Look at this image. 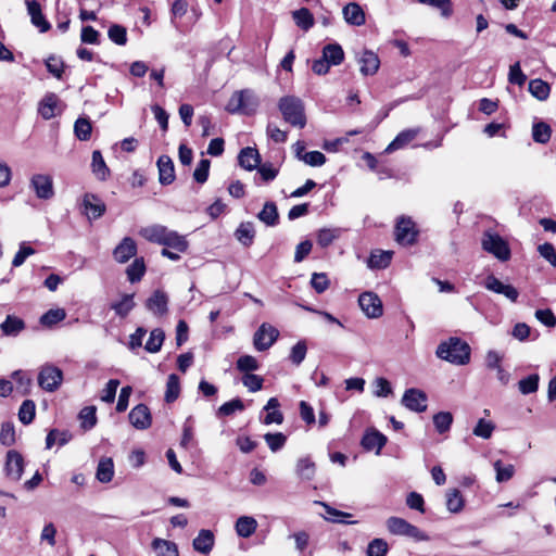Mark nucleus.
Returning a JSON list of instances; mask_svg holds the SVG:
<instances>
[{
    "label": "nucleus",
    "mask_w": 556,
    "mask_h": 556,
    "mask_svg": "<svg viewBox=\"0 0 556 556\" xmlns=\"http://www.w3.org/2000/svg\"><path fill=\"white\" fill-rule=\"evenodd\" d=\"M446 508L450 513L456 514L464 508V498L457 489L446 492Z\"/></svg>",
    "instance_id": "ea45409f"
},
{
    "label": "nucleus",
    "mask_w": 556,
    "mask_h": 556,
    "mask_svg": "<svg viewBox=\"0 0 556 556\" xmlns=\"http://www.w3.org/2000/svg\"><path fill=\"white\" fill-rule=\"evenodd\" d=\"M139 235L149 242L165 245L177 252H185L188 248L184 236L160 224L142 227Z\"/></svg>",
    "instance_id": "f257e3e1"
},
{
    "label": "nucleus",
    "mask_w": 556,
    "mask_h": 556,
    "mask_svg": "<svg viewBox=\"0 0 556 556\" xmlns=\"http://www.w3.org/2000/svg\"><path fill=\"white\" fill-rule=\"evenodd\" d=\"M323 58L326 59L330 65H339L344 59V52L340 45L330 43L324 47Z\"/></svg>",
    "instance_id": "72a5a7b5"
},
{
    "label": "nucleus",
    "mask_w": 556,
    "mask_h": 556,
    "mask_svg": "<svg viewBox=\"0 0 556 556\" xmlns=\"http://www.w3.org/2000/svg\"><path fill=\"white\" fill-rule=\"evenodd\" d=\"M244 409V404L240 399H233L229 402L224 403L217 410L218 417L230 416L236 412H242Z\"/></svg>",
    "instance_id": "6e6d98bb"
},
{
    "label": "nucleus",
    "mask_w": 556,
    "mask_h": 556,
    "mask_svg": "<svg viewBox=\"0 0 556 556\" xmlns=\"http://www.w3.org/2000/svg\"><path fill=\"white\" fill-rule=\"evenodd\" d=\"M83 213L89 220L100 218L105 212L104 202L93 193H86L81 202Z\"/></svg>",
    "instance_id": "f8f14e48"
},
{
    "label": "nucleus",
    "mask_w": 556,
    "mask_h": 556,
    "mask_svg": "<svg viewBox=\"0 0 556 556\" xmlns=\"http://www.w3.org/2000/svg\"><path fill=\"white\" fill-rule=\"evenodd\" d=\"M343 16L346 23L361 26L365 24V13L359 4L351 2L343 8Z\"/></svg>",
    "instance_id": "bb28decb"
},
{
    "label": "nucleus",
    "mask_w": 556,
    "mask_h": 556,
    "mask_svg": "<svg viewBox=\"0 0 556 556\" xmlns=\"http://www.w3.org/2000/svg\"><path fill=\"white\" fill-rule=\"evenodd\" d=\"M211 162L207 159H202L193 173V178L199 184H204L208 178Z\"/></svg>",
    "instance_id": "e2e57ef3"
},
{
    "label": "nucleus",
    "mask_w": 556,
    "mask_h": 556,
    "mask_svg": "<svg viewBox=\"0 0 556 556\" xmlns=\"http://www.w3.org/2000/svg\"><path fill=\"white\" fill-rule=\"evenodd\" d=\"M408 523L409 522L406 521L403 518L390 517L387 520V528H388L390 533L395 534V535H403L404 536L405 532L407 530Z\"/></svg>",
    "instance_id": "13d9d810"
},
{
    "label": "nucleus",
    "mask_w": 556,
    "mask_h": 556,
    "mask_svg": "<svg viewBox=\"0 0 556 556\" xmlns=\"http://www.w3.org/2000/svg\"><path fill=\"white\" fill-rule=\"evenodd\" d=\"M295 470L301 479L312 480L315 476L316 468L309 457H303L298 460Z\"/></svg>",
    "instance_id": "4c0bfd02"
},
{
    "label": "nucleus",
    "mask_w": 556,
    "mask_h": 556,
    "mask_svg": "<svg viewBox=\"0 0 556 556\" xmlns=\"http://www.w3.org/2000/svg\"><path fill=\"white\" fill-rule=\"evenodd\" d=\"M264 439L271 452L282 448L287 441V437L281 432L266 433Z\"/></svg>",
    "instance_id": "680f3d73"
},
{
    "label": "nucleus",
    "mask_w": 556,
    "mask_h": 556,
    "mask_svg": "<svg viewBox=\"0 0 556 556\" xmlns=\"http://www.w3.org/2000/svg\"><path fill=\"white\" fill-rule=\"evenodd\" d=\"M532 138L538 143H546L551 138V127L544 122L533 124Z\"/></svg>",
    "instance_id": "603ef678"
},
{
    "label": "nucleus",
    "mask_w": 556,
    "mask_h": 556,
    "mask_svg": "<svg viewBox=\"0 0 556 556\" xmlns=\"http://www.w3.org/2000/svg\"><path fill=\"white\" fill-rule=\"evenodd\" d=\"M215 543L214 534L211 530L202 529L198 535L193 539L192 546L198 553L207 556Z\"/></svg>",
    "instance_id": "a211bd4d"
},
{
    "label": "nucleus",
    "mask_w": 556,
    "mask_h": 556,
    "mask_svg": "<svg viewBox=\"0 0 556 556\" xmlns=\"http://www.w3.org/2000/svg\"><path fill=\"white\" fill-rule=\"evenodd\" d=\"M134 307V294H125L121 301L111 305V308L114 309L119 317H126Z\"/></svg>",
    "instance_id": "c03bdc74"
},
{
    "label": "nucleus",
    "mask_w": 556,
    "mask_h": 556,
    "mask_svg": "<svg viewBox=\"0 0 556 556\" xmlns=\"http://www.w3.org/2000/svg\"><path fill=\"white\" fill-rule=\"evenodd\" d=\"M374 394L377 397H387L390 394H392V387L391 383L382 377L376 378L374 381Z\"/></svg>",
    "instance_id": "69168bd1"
},
{
    "label": "nucleus",
    "mask_w": 556,
    "mask_h": 556,
    "mask_svg": "<svg viewBox=\"0 0 556 556\" xmlns=\"http://www.w3.org/2000/svg\"><path fill=\"white\" fill-rule=\"evenodd\" d=\"M388 552V544L382 539H374L367 548L368 556H386Z\"/></svg>",
    "instance_id": "774afa93"
},
{
    "label": "nucleus",
    "mask_w": 556,
    "mask_h": 556,
    "mask_svg": "<svg viewBox=\"0 0 556 556\" xmlns=\"http://www.w3.org/2000/svg\"><path fill=\"white\" fill-rule=\"evenodd\" d=\"M168 296L162 290H155L147 300L146 307L153 315L163 316L167 313Z\"/></svg>",
    "instance_id": "f3484780"
},
{
    "label": "nucleus",
    "mask_w": 556,
    "mask_h": 556,
    "mask_svg": "<svg viewBox=\"0 0 556 556\" xmlns=\"http://www.w3.org/2000/svg\"><path fill=\"white\" fill-rule=\"evenodd\" d=\"M127 277L130 282H137L141 280L146 273V265L143 258H136L128 267H127Z\"/></svg>",
    "instance_id": "de8ad7c7"
},
{
    "label": "nucleus",
    "mask_w": 556,
    "mask_h": 556,
    "mask_svg": "<svg viewBox=\"0 0 556 556\" xmlns=\"http://www.w3.org/2000/svg\"><path fill=\"white\" fill-rule=\"evenodd\" d=\"M0 442L5 446H11L15 443V429L13 424L4 422L2 424L0 431Z\"/></svg>",
    "instance_id": "0e129e2a"
},
{
    "label": "nucleus",
    "mask_w": 556,
    "mask_h": 556,
    "mask_svg": "<svg viewBox=\"0 0 556 556\" xmlns=\"http://www.w3.org/2000/svg\"><path fill=\"white\" fill-rule=\"evenodd\" d=\"M108 36L110 40L118 46H124L127 42V30L124 26L114 24L109 28Z\"/></svg>",
    "instance_id": "bf43d9fd"
},
{
    "label": "nucleus",
    "mask_w": 556,
    "mask_h": 556,
    "mask_svg": "<svg viewBox=\"0 0 556 556\" xmlns=\"http://www.w3.org/2000/svg\"><path fill=\"white\" fill-rule=\"evenodd\" d=\"M165 340V333L161 328H155L150 332L149 339L144 344V349L149 353H156L161 350Z\"/></svg>",
    "instance_id": "c9c22d12"
},
{
    "label": "nucleus",
    "mask_w": 556,
    "mask_h": 556,
    "mask_svg": "<svg viewBox=\"0 0 556 556\" xmlns=\"http://www.w3.org/2000/svg\"><path fill=\"white\" fill-rule=\"evenodd\" d=\"M36 405L31 400H25L18 409V419L24 425H29L35 418Z\"/></svg>",
    "instance_id": "3c124183"
},
{
    "label": "nucleus",
    "mask_w": 556,
    "mask_h": 556,
    "mask_svg": "<svg viewBox=\"0 0 556 556\" xmlns=\"http://www.w3.org/2000/svg\"><path fill=\"white\" fill-rule=\"evenodd\" d=\"M235 238L245 248L253 244L255 238L254 225L251 222L241 223L235 231Z\"/></svg>",
    "instance_id": "cd10ccee"
},
{
    "label": "nucleus",
    "mask_w": 556,
    "mask_h": 556,
    "mask_svg": "<svg viewBox=\"0 0 556 556\" xmlns=\"http://www.w3.org/2000/svg\"><path fill=\"white\" fill-rule=\"evenodd\" d=\"M278 330L269 324H262L254 333L253 344L257 351L268 350L277 340Z\"/></svg>",
    "instance_id": "6e6552de"
},
{
    "label": "nucleus",
    "mask_w": 556,
    "mask_h": 556,
    "mask_svg": "<svg viewBox=\"0 0 556 556\" xmlns=\"http://www.w3.org/2000/svg\"><path fill=\"white\" fill-rule=\"evenodd\" d=\"M260 101L251 89L236 91L230 97L226 110L231 114L252 115L256 112Z\"/></svg>",
    "instance_id": "20e7f679"
},
{
    "label": "nucleus",
    "mask_w": 556,
    "mask_h": 556,
    "mask_svg": "<svg viewBox=\"0 0 556 556\" xmlns=\"http://www.w3.org/2000/svg\"><path fill=\"white\" fill-rule=\"evenodd\" d=\"M419 129H405L401 131L386 148V153H392L396 150L403 149L412 142L418 135Z\"/></svg>",
    "instance_id": "a878e982"
},
{
    "label": "nucleus",
    "mask_w": 556,
    "mask_h": 556,
    "mask_svg": "<svg viewBox=\"0 0 556 556\" xmlns=\"http://www.w3.org/2000/svg\"><path fill=\"white\" fill-rule=\"evenodd\" d=\"M417 230L410 218L402 217L395 226V239L402 245H410L416 241Z\"/></svg>",
    "instance_id": "9b49d317"
},
{
    "label": "nucleus",
    "mask_w": 556,
    "mask_h": 556,
    "mask_svg": "<svg viewBox=\"0 0 556 556\" xmlns=\"http://www.w3.org/2000/svg\"><path fill=\"white\" fill-rule=\"evenodd\" d=\"M30 187L38 199L50 200L54 197L53 179L48 174H35L30 178Z\"/></svg>",
    "instance_id": "0eeeda50"
},
{
    "label": "nucleus",
    "mask_w": 556,
    "mask_h": 556,
    "mask_svg": "<svg viewBox=\"0 0 556 556\" xmlns=\"http://www.w3.org/2000/svg\"><path fill=\"white\" fill-rule=\"evenodd\" d=\"M494 430L495 425L491 420H485L481 418L478 420L472 432L476 437L488 440L492 437Z\"/></svg>",
    "instance_id": "5fc2aeb1"
},
{
    "label": "nucleus",
    "mask_w": 556,
    "mask_h": 556,
    "mask_svg": "<svg viewBox=\"0 0 556 556\" xmlns=\"http://www.w3.org/2000/svg\"><path fill=\"white\" fill-rule=\"evenodd\" d=\"M137 253V244L134 239L125 237L114 249L113 256L118 263H126Z\"/></svg>",
    "instance_id": "aec40b11"
},
{
    "label": "nucleus",
    "mask_w": 556,
    "mask_h": 556,
    "mask_svg": "<svg viewBox=\"0 0 556 556\" xmlns=\"http://www.w3.org/2000/svg\"><path fill=\"white\" fill-rule=\"evenodd\" d=\"M307 352V346L304 341H299L295 345L292 346L290 353L291 362L299 366L305 358Z\"/></svg>",
    "instance_id": "338daca9"
},
{
    "label": "nucleus",
    "mask_w": 556,
    "mask_h": 556,
    "mask_svg": "<svg viewBox=\"0 0 556 556\" xmlns=\"http://www.w3.org/2000/svg\"><path fill=\"white\" fill-rule=\"evenodd\" d=\"M25 3L31 24L37 27L40 33L48 31L51 28V25L42 14L39 2L36 0H25Z\"/></svg>",
    "instance_id": "dca6fc26"
},
{
    "label": "nucleus",
    "mask_w": 556,
    "mask_h": 556,
    "mask_svg": "<svg viewBox=\"0 0 556 556\" xmlns=\"http://www.w3.org/2000/svg\"><path fill=\"white\" fill-rule=\"evenodd\" d=\"M91 130V123L87 118L79 117L75 122L74 132L79 140H88L90 138Z\"/></svg>",
    "instance_id": "4d7b16f0"
},
{
    "label": "nucleus",
    "mask_w": 556,
    "mask_h": 556,
    "mask_svg": "<svg viewBox=\"0 0 556 556\" xmlns=\"http://www.w3.org/2000/svg\"><path fill=\"white\" fill-rule=\"evenodd\" d=\"M494 469L496 471V481L500 483L510 480L515 473V467L513 465L503 466L501 460L494 463Z\"/></svg>",
    "instance_id": "052dcab7"
},
{
    "label": "nucleus",
    "mask_w": 556,
    "mask_h": 556,
    "mask_svg": "<svg viewBox=\"0 0 556 556\" xmlns=\"http://www.w3.org/2000/svg\"><path fill=\"white\" fill-rule=\"evenodd\" d=\"M387 443V438L376 429L367 430L362 439V446L366 451L376 450V454H380V451Z\"/></svg>",
    "instance_id": "412c9836"
},
{
    "label": "nucleus",
    "mask_w": 556,
    "mask_h": 556,
    "mask_svg": "<svg viewBox=\"0 0 556 556\" xmlns=\"http://www.w3.org/2000/svg\"><path fill=\"white\" fill-rule=\"evenodd\" d=\"M151 547L156 556H179L176 543L156 538L152 541Z\"/></svg>",
    "instance_id": "c85d7f7f"
},
{
    "label": "nucleus",
    "mask_w": 556,
    "mask_h": 556,
    "mask_svg": "<svg viewBox=\"0 0 556 556\" xmlns=\"http://www.w3.org/2000/svg\"><path fill=\"white\" fill-rule=\"evenodd\" d=\"M435 354L439 358L455 365H466L470 361L469 345L458 338H450L440 343Z\"/></svg>",
    "instance_id": "f03ea898"
},
{
    "label": "nucleus",
    "mask_w": 556,
    "mask_h": 556,
    "mask_svg": "<svg viewBox=\"0 0 556 556\" xmlns=\"http://www.w3.org/2000/svg\"><path fill=\"white\" fill-rule=\"evenodd\" d=\"M60 99L55 93H48L40 101L38 112L45 119H51L60 111Z\"/></svg>",
    "instance_id": "6ab92c4d"
},
{
    "label": "nucleus",
    "mask_w": 556,
    "mask_h": 556,
    "mask_svg": "<svg viewBox=\"0 0 556 556\" xmlns=\"http://www.w3.org/2000/svg\"><path fill=\"white\" fill-rule=\"evenodd\" d=\"M482 249L493 254L502 262L508 261L510 257V249L508 243L497 233L485 231L482 237Z\"/></svg>",
    "instance_id": "39448f33"
},
{
    "label": "nucleus",
    "mask_w": 556,
    "mask_h": 556,
    "mask_svg": "<svg viewBox=\"0 0 556 556\" xmlns=\"http://www.w3.org/2000/svg\"><path fill=\"white\" fill-rule=\"evenodd\" d=\"M540 377L538 374L529 375L518 382L519 391L527 395L538 391Z\"/></svg>",
    "instance_id": "864d4df0"
},
{
    "label": "nucleus",
    "mask_w": 556,
    "mask_h": 556,
    "mask_svg": "<svg viewBox=\"0 0 556 556\" xmlns=\"http://www.w3.org/2000/svg\"><path fill=\"white\" fill-rule=\"evenodd\" d=\"M340 233L339 228H323L317 233V243L321 248H327L340 237Z\"/></svg>",
    "instance_id": "09e8293b"
},
{
    "label": "nucleus",
    "mask_w": 556,
    "mask_h": 556,
    "mask_svg": "<svg viewBox=\"0 0 556 556\" xmlns=\"http://www.w3.org/2000/svg\"><path fill=\"white\" fill-rule=\"evenodd\" d=\"M239 164L245 170H253L258 167L261 163V155L255 148H243L238 155Z\"/></svg>",
    "instance_id": "4be33fe9"
},
{
    "label": "nucleus",
    "mask_w": 556,
    "mask_h": 556,
    "mask_svg": "<svg viewBox=\"0 0 556 556\" xmlns=\"http://www.w3.org/2000/svg\"><path fill=\"white\" fill-rule=\"evenodd\" d=\"M295 24L303 30H308L314 25L313 14L306 8H301L292 13Z\"/></svg>",
    "instance_id": "37998d69"
},
{
    "label": "nucleus",
    "mask_w": 556,
    "mask_h": 556,
    "mask_svg": "<svg viewBox=\"0 0 556 556\" xmlns=\"http://www.w3.org/2000/svg\"><path fill=\"white\" fill-rule=\"evenodd\" d=\"M358 63L361 65V73L365 76L374 75L380 65L378 55L369 50H366L361 54Z\"/></svg>",
    "instance_id": "393cba45"
},
{
    "label": "nucleus",
    "mask_w": 556,
    "mask_h": 556,
    "mask_svg": "<svg viewBox=\"0 0 556 556\" xmlns=\"http://www.w3.org/2000/svg\"><path fill=\"white\" fill-rule=\"evenodd\" d=\"M358 304L368 318H378L383 313L382 302L374 292H364L358 298Z\"/></svg>",
    "instance_id": "1a4fd4ad"
},
{
    "label": "nucleus",
    "mask_w": 556,
    "mask_h": 556,
    "mask_svg": "<svg viewBox=\"0 0 556 556\" xmlns=\"http://www.w3.org/2000/svg\"><path fill=\"white\" fill-rule=\"evenodd\" d=\"M63 372L53 365H45L38 375V384L48 392L55 391L62 383Z\"/></svg>",
    "instance_id": "423d86ee"
},
{
    "label": "nucleus",
    "mask_w": 556,
    "mask_h": 556,
    "mask_svg": "<svg viewBox=\"0 0 556 556\" xmlns=\"http://www.w3.org/2000/svg\"><path fill=\"white\" fill-rule=\"evenodd\" d=\"M529 92L540 101H544L548 98L551 92L549 85L542 79H532L529 83Z\"/></svg>",
    "instance_id": "f704fd0d"
},
{
    "label": "nucleus",
    "mask_w": 556,
    "mask_h": 556,
    "mask_svg": "<svg viewBox=\"0 0 556 556\" xmlns=\"http://www.w3.org/2000/svg\"><path fill=\"white\" fill-rule=\"evenodd\" d=\"M236 532L241 538H250L257 528V521L250 516H241L236 521Z\"/></svg>",
    "instance_id": "2f4dec72"
},
{
    "label": "nucleus",
    "mask_w": 556,
    "mask_h": 556,
    "mask_svg": "<svg viewBox=\"0 0 556 556\" xmlns=\"http://www.w3.org/2000/svg\"><path fill=\"white\" fill-rule=\"evenodd\" d=\"M130 424L140 430L148 429L151 426L152 417L150 409L144 404L135 406L128 415Z\"/></svg>",
    "instance_id": "2eb2a0df"
},
{
    "label": "nucleus",
    "mask_w": 556,
    "mask_h": 556,
    "mask_svg": "<svg viewBox=\"0 0 556 556\" xmlns=\"http://www.w3.org/2000/svg\"><path fill=\"white\" fill-rule=\"evenodd\" d=\"M96 413V406H86L79 412L78 418L80 420V427L84 430H90L97 425Z\"/></svg>",
    "instance_id": "58836bf2"
},
{
    "label": "nucleus",
    "mask_w": 556,
    "mask_h": 556,
    "mask_svg": "<svg viewBox=\"0 0 556 556\" xmlns=\"http://www.w3.org/2000/svg\"><path fill=\"white\" fill-rule=\"evenodd\" d=\"M92 172L100 180H105L109 176V168L103 160V156L100 151L96 150L92 152V163H91Z\"/></svg>",
    "instance_id": "e433bc0d"
},
{
    "label": "nucleus",
    "mask_w": 556,
    "mask_h": 556,
    "mask_svg": "<svg viewBox=\"0 0 556 556\" xmlns=\"http://www.w3.org/2000/svg\"><path fill=\"white\" fill-rule=\"evenodd\" d=\"M427 394L419 389H407L402 397V404L409 410L422 413L427 409Z\"/></svg>",
    "instance_id": "9d476101"
},
{
    "label": "nucleus",
    "mask_w": 556,
    "mask_h": 556,
    "mask_svg": "<svg viewBox=\"0 0 556 556\" xmlns=\"http://www.w3.org/2000/svg\"><path fill=\"white\" fill-rule=\"evenodd\" d=\"M392 258L390 251H375L370 254L368 266L370 268H386L389 266Z\"/></svg>",
    "instance_id": "79ce46f5"
},
{
    "label": "nucleus",
    "mask_w": 556,
    "mask_h": 556,
    "mask_svg": "<svg viewBox=\"0 0 556 556\" xmlns=\"http://www.w3.org/2000/svg\"><path fill=\"white\" fill-rule=\"evenodd\" d=\"M114 476V463L111 457H102L97 467L96 478L101 483H108Z\"/></svg>",
    "instance_id": "c756f323"
},
{
    "label": "nucleus",
    "mask_w": 556,
    "mask_h": 556,
    "mask_svg": "<svg viewBox=\"0 0 556 556\" xmlns=\"http://www.w3.org/2000/svg\"><path fill=\"white\" fill-rule=\"evenodd\" d=\"M72 439V434L68 431H60L58 429H52L47 438H46V447L51 448L55 442L59 445H65Z\"/></svg>",
    "instance_id": "49530a36"
},
{
    "label": "nucleus",
    "mask_w": 556,
    "mask_h": 556,
    "mask_svg": "<svg viewBox=\"0 0 556 556\" xmlns=\"http://www.w3.org/2000/svg\"><path fill=\"white\" fill-rule=\"evenodd\" d=\"M159 180L162 185H170L175 180L174 163L168 155H161L157 160Z\"/></svg>",
    "instance_id": "5701e85b"
},
{
    "label": "nucleus",
    "mask_w": 556,
    "mask_h": 556,
    "mask_svg": "<svg viewBox=\"0 0 556 556\" xmlns=\"http://www.w3.org/2000/svg\"><path fill=\"white\" fill-rule=\"evenodd\" d=\"M180 393V384L179 378L177 375L172 374L168 376L166 383V392H165V401L167 403H172L179 396Z\"/></svg>",
    "instance_id": "8fccbe9b"
},
{
    "label": "nucleus",
    "mask_w": 556,
    "mask_h": 556,
    "mask_svg": "<svg viewBox=\"0 0 556 556\" xmlns=\"http://www.w3.org/2000/svg\"><path fill=\"white\" fill-rule=\"evenodd\" d=\"M24 471V458L15 450H11L7 453L5 472L7 476L13 480L18 481Z\"/></svg>",
    "instance_id": "4468645a"
},
{
    "label": "nucleus",
    "mask_w": 556,
    "mask_h": 556,
    "mask_svg": "<svg viewBox=\"0 0 556 556\" xmlns=\"http://www.w3.org/2000/svg\"><path fill=\"white\" fill-rule=\"evenodd\" d=\"M315 504L324 507L325 511L328 516L325 517L326 520L336 522V523H344V525H355L356 520H351L352 515L349 513H344L331 507L329 504L325 502L316 501Z\"/></svg>",
    "instance_id": "b1692460"
},
{
    "label": "nucleus",
    "mask_w": 556,
    "mask_h": 556,
    "mask_svg": "<svg viewBox=\"0 0 556 556\" xmlns=\"http://www.w3.org/2000/svg\"><path fill=\"white\" fill-rule=\"evenodd\" d=\"M24 328V321L13 315H8L5 320L0 325V329L4 336H17Z\"/></svg>",
    "instance_id": "473e14b6"
},
{
    "label": "nucleus",
    "mask_w": 556,
    "mask_h": 556,
    "mask_svg": "<svg viewBox=\"0 0 556 556\" xmlns=\"http://www.w3.org/2000/svg\"><path fill=\"white\" fill-rule=\"evenodd\" d=\"M257 218L266 226L274 227L278 224L279 214L277 205L274 202H266L262 211L257 214Z\"/></svg>",
    "instance_id": "7c9ffc66"
},
{
    "label": "nucleus",
    "mask_w": 556,
    "mask_h": 556,
    "mask_svg": "<svg viewBox=\"0 0 556 556\" xmlns=\"http://www.w3.org/2000/svg\"><path fill=\"white\" fill-rule=\"evenodd\" d=\"M66 317V312L63 308H52L46 312L40 317V324L45 327L51 328L58 323L64 320Z\"/></svg>",
    "instance_id": "a19ab883"
},
{
    "label": "nucleus",
    "mask_w": 556,
    "mask_h": 556,
    "mask_svg": "<svg viewBox=\"0 0 556 556\" xmlns=\"http://www.w3.org/2000/svg\"><path fill=\"white\" fill-rule=\"evenodd\" d=\"M484 287L494 293L502 294L511 302H516L519 296L518 290L511 285H505L493 275L485 278Z\"/></svg>",
    "instance_id": "ddd939ff"
},
{
    "label": "nucleus",
    "mask_w": 556,
    "mask_h": 556,
    "mask_svg": "<svg viewBox=\"0 0 556 556\" xmlns=\"http://www.w3.org/2000/svg\"><path fill=\"white\" fill-rule=\"evenodd\" d=\"M283 119L293 127L303 128L306 125L304 104L300 98L293 96L282 97L278 103Z\"/></svg>",
    "instance_id": "7ed1b4c3"
},
{
    "label": "nucleus",
    "mask_w": 556,
    "mask_h": 556,
    "mask_svg": "<svg viewBox=\"0 0 556 556\" xmlns=\"http://www.w3.org/2000/svg\"><path fill=\"white\" fill-rule=\"evenodd\" d=\"M453 415L450 412H440L433 416V425L439 433H445L451 429Z\"/></svg>",
    "instance_id": "a18cd8bd"
}]
</instances>
